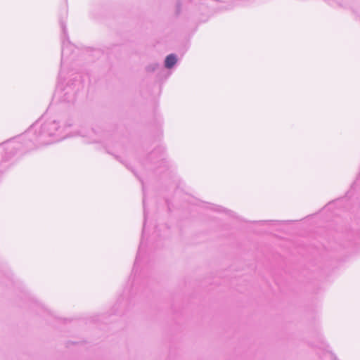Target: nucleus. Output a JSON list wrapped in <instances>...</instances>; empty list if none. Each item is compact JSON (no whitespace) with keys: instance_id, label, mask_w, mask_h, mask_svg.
<instances>
[{"instance_id":"obj_1","label":"nucleus","mask_w":360,"mask_h":360,"mask_svg":"<svg viewBox=\"0 0 360 360\" xmlns=\"http://www.w3.org/2000/svg\"><path fill=\"white\" fill-rule=\"evenodd\" d=\"M176 63V58L174 55L170 54L165 59V66L167 68H172Z\"/></svg>"}]
</instances>
